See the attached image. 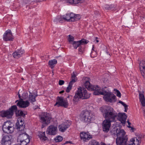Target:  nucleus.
I'll use <instances>...</instances> for the list:
<instances>
[{
	"mask_svg": "<svg viewBox=\"0 0 145 145\" xmlns=\"http://www.w3.org/2000/svg\"><path fill=\"white\" fill-rule=\"evenodd\" d=\"M101 145H106L105 144V143H103Z\"/></svg>",
	"mask_w": 145,
	"mask_h": 145,
	"instance_id": "obj_60",
	"label": "nucleus"
},
{
	"mask_svg": "<svg viewBox=\"0 0 145 145\" xmlns=\"http://www.w3.org/2000/svg\"><path fill=\"white\" fill-rule=\"evenodd\" d=\"M138 92L140 101L142 105L144 106H145V99L143 93H142L140 91H139Z\"/></svg>",
	"mask_w": 145,
	"mask_h": 145,
	"instance_id": "obj_27",
	"label": "nucleus"
},
{
	"mask_svg": "<svg viewBox=\"0 0 145 145\" xmlns=\"http://www.w3.org/2000/svg\"><path fill=\"white\" fill-rule=\"evenodd\" d=\"M128 138L127 137H125L116 138V142L117 145H127Z\"/></svg>",
	"mask_w": 145,
	"mask_h": 145,
	"instance_id": "obj_15",
	"label": "nucleus"
},
{
	"mask_svg": "<svg viewBox=\"0 0 145 145\" xmlns=\"http://www.w3.org/2000/svg\"><path fill=\"white\" fill-rule=\"evenodd\" d=\"M29 103L28 101H24L22 99L19 101L17 103V105L20 107L25 108L28 107L29 105Z\"/></svg>",
	"mask_w": 145,
	"mask_h": 145,
	"instance_id": "obj_21",
	"label": "nucleus"
},
{
	"mask_svg": "<svg viewBox=\"0 0 145 145\" xmlns=\"http://www.w3.org/2000/svg\"><path fill=\"white\" fill-rule=\"evenodd\" d=\"M93 48H94L93 46V48H92V50H93Z\"/></svg>",
	"mask_w": 145,
	"mask_h": 145,
	"instance_id": "obj_61",
	"label": "nucleus"
},
{
	"mask_svg": "<svg viewBox=\"0 0 145 145\" xmlns=\"http://www.w3.org/2000/svg\"><path fill=\"white\" fill-rule=\"evenodd\" d=\"M74 16H72V19H73V21L72 22H74L75 21H77L80 19L81 18V16L79 14H75L73 13Z\"/></svg>",
	"mask_w": 145,
	"mask_h": 145,
	"instance_id": "obj_33",
	"label": "nucleus"
},
{
	"mask_svg": "<svg viewBox=\"0 0 145 145\" xmlns=\"http://www.w3.org/2000/svg\"><path fill=\"white\" fill-rule=\"evenodd\" d=\"M84 52V46L83 45H80L79 47L78 52L80 54L83 53Z\"/></svg>",
	"mask_w": 145,
	"mask_h": 145,
	"instance_id": "obj_36",
	"label": "nucleus"
},
{
	"mask_svg": "<svg viewBox=\"0 0 145 145\" xmlns=\"http://www.w3.org/2000/svg\"><path fill=\"white\" fill-rule=\"evenodd\" d=\"M127 122L128 123V124L129 125H130V124H131V123L129 122V121L128 120H127ZM128 127H129V128H130L131 127L129 125L128 126Z\"/></svg>",
	"mask_w": 145,
	"mask_h": 145,
	"instance_id": "obj_53",
	"label": "nucleus"
},
{
	"mask_svg": "<svg viewBox=\"0 0 145 145\" xmlns=\"http://www.w3.org/2000/svg\"><path fill=\"white\" fill-rule=\"evenodd\" d=\"M3 38L5 41H12L13 40V38L10 30L8 29L6 31L3 35Z\"/></svg>",
	"mask_w": 145,
	"mask_h": 145,
	"instance_id": "obj_12",
	"label": "nucleus"
},
{
	"mask_svg": "<svg viewBox=\"0 0 145 145\" xmlns=\"http://www.w3.org/2000/svg\"><path fill=\"white\" fill-rule=\"evenodd\" d=\"M68 40L70 44L74 41V37L71 35H69L68 36Z\"/></svg>",
	"mask_w": 145,
	"mask_h": 145,
	"instance_id": "obj_40",
	"label": "nucleus"
},
{
	"mask_svg": "<svg viewBox=\"0 0 145 145\" xmlns=\"http://www.w3.org/2000/svg\"><path fill=\"white\" fill-rule=\"evenodd\" d=\"M97 38H98L97 37H96V42H97V43H98L99 42V40H97Z\"/></svg>",
	"mask_w": 145,
	"mask_h": 145,
	"instance_id": "obj_57",
	"label": "nucleus"
},
{
	"mask_svg": "<svg viewBox=\"0 0 145 145\" xmlns=\"http://www.w3.org/2000/svg\"><path fill=\"white\" fill-rule=\"evenodd\" d=\"M51 118L49 114H42L40 118V121L43 124L47 125L50 123Z\"/></svg>",
	"mask_w": 145,
	"mask_h": 145,
	"instance_id": "obj_9",
	"label": "nucleus"
},
{
	"mask_svg": "<svg viewBox=\"0 0 145 145\" xmlns=\"http://www.w3.org/2000/svg\"><path fill=\"white\" fill-rule=\"evenodd\" d=\"M74 4H77L79 3H81L82 2L81 0H74Z\"/></svg>",
	"mask_w": 145,
	"mask_h": 145,
	"instance_id": "obj_46",
	"label": "nucleus"
},
{
	"mask_svg": "<svg viewBox=\"0 0 145 145\" xmlns=\"http://www.w3.org/2000/svg\"><path fill=\"white\" fill-rule=\"evenodd\" d=\"M90 144V145H99L98 142L94 140H91Z\"/></svg>",
	"mask_w": 145,
	"mask_h": 145,
	"instance_id": "obj_43",
	"label": "nucleus"
},
{
	"mask_svg": "<svg viewBox=\"0 0 145 145\" xmlns=\"http://www.w3.org/2000/svg\"><path fill=\"white\" fill-rule=\"evenodd\" d=\"M57 63V61L55 59H54L49 61L48 62V65L50 67L52 68L54 67V65L56 64Z\"/></svg>",
	"mask_w": 145,
	"mask_h": 145,
	"instance_id": "obj_31",
	"label": "nucleus"
},
{
	"mask_svg": "<svg viewBox=\"0 0 145 145\" xmlns=\"http://www.w3.org/2000/svg\"><path fill=\"white\" fill-rule=\"evenodd\" d=\"M30 93L29 97V100L30 102L32 103L36 101V97L37 96V95L33 93L29 92Z\"/></svg>",
	"mask_w": 145,
	"mask_h": 145,
	"instance_id": "obj_28",
	"label": "nucleus"
},
{
	"mask_svg": "<svg viewBox=\"0 0 145 145\" xmlns=\"http://www.w3.org/2000/svg\"><path fill=\"white\" fill-rule=\"evenodd\" d=\"M38 136L40 139L42 141H45L48 139L47 137L45 136V132H39Z\"/></svg>",
	"mask_w": 145,
	"mask_h": 145,
	"instance_id": "obj_30",
	"label": "nucleus"
},
{
	"mask_svg": "<svg viewBox=\"0 0 145 145\" xmlns=\"http://www.w3.org/2000/svg\"><path fill=\"white\" fill-rule=\"evenodd\" d=\"M69 126L70 125L67 123H62L60 125H59L58 127L59 130L62 132H64Z\"/></svg>",
	"mask_w": 145,
	"mask_h": 145,
	"instance_id": "obj_22",
	"label": "nucleus"
},
{
	"mask_svg": "<svg viewBox=\"0 0 145 145\" xmlns=\"http://www.w3.org/2000/svg\"><path fill=\"white\" fill-rule=\"evenodd\" d=\"M57 101L55 105V106H63L64 107H67L68 105V103L66 99H64L62 97H57Z\"/></svg>",
	"mask_w": 145,
	"mask_h": 145,
	"instance_id": "obj_8",
	"label": "nucleus"
},
{
	"mask_svg": "<svg viewBox=\"0 0 145 145\" xmlns=\"http://www.w3.org/2000/svg\"><path fill=\"white\" fill-rule=\"evenodd\" d=\"M18 97H19V98L20 99V94L19 93H18Z\"/></svg>",
	"mask_w": 145,
	"mask_h": 145,
	"instance_id": "obj_59",
	"label": "nucleus"
},
{
	"mask_svg": "<svg viewBox=\"0 0 145 145\" xmlns=\"http://www.w3.org/2000/svg\"><path fill=\"white\" fill-rule=\"evenodd\" d=\"M114 91L116 92V93H116V95L118 97H120L121 96V94L120 93V92L119 91L117 90V89H114Z\"/></svg>",
	"mask_w": 145,
	"mask_h": 145,
	"instance_id": "obj_42",
	"label": "nucleus"
},
{
	"mask_svg": "<svg viewBox=\"0 0 145 145\" xmlns=\"http://www.w3.org/2000/svg\"><path fill=\"white\" fill-rule=\"evenodd\" d=\"M138 139L136 138L131 139L130 141L127 142V145H139L140 141Z\"/></svg>",
	"mask_w": 145,
	"mask_h": 145,
	"instance_id": "obj_23",
	"label": "nucleus"
},
{
	"mask_svg": "<svg viewBox=\"0 0 145 145\" xmlns=\"http://www.w3.org/2000/svg\"><path fill=\"white\" fill-rule=\"evenodd\" d=\"M115 121H110L109 120L105 119L103 123V131L105 132H107L109 130L111 126V122Z\"/></svg>",
	"mask_w": 145,
	"mask_h": 145,
	"instance_id": "obj_13",
	"label": "nucleus"
},
{
	"mask_svg": "<svg viewBox=\"0 0 145 145\" xmlns=\"http://www.w3.org/2000/svg\"><path fill=\"white\" fill-rule=\"evenodd\" d=\"M67 2L70 4H74V0H67Z\"/></svg>",
	"mask_w": 145,
	"mask_h": 145,
	"instance_id": "obj_48",
	"label": "nucleus"
},
{
	"mask_svg": "<svg viewBox=\"0 0 145 145\" xmlns=\"http://www.w3.org/2000/svg\"><path fill=\"white\" fill-rule=\"evenodd\" d=\"M143 114L144 116H145V110L143 111Z\"/></svg>",
	"mask_w": 145,
	"mask_h": 145,
	"instance_id": "obj_58",
	"label": "nucleus"
},
{
	"mask_svg": "<svg viewBox=\"0 0 145 145\" xmlns=\"http://www.w3.org/2000/svg\"><path fill=\"white\" fill-rule=\"evenodd\" d=\"M12 141L13 139L12 137L10 135H5L3 136L1 141Z\"/></svg>",
	"mask_w": 145,
	"mask_h": 145,
	"instance_id": "obj_29",
	"label": "nucleus"
},
{
	"mask_svg": "<svg viewBox=\"0 0 145 145\" xmlns=\"http://www.w3.org/2000/svg\"><path fill=\"white\" fill-rule=\"evenodd\" d=\"M80 137L82 139L84 142H86L91 138V135L85 132L81 133Z\"/></svg>",
	"mask_w": 145,
	"mask_h": 145,
	"instance_id": "obj_20",
	"label": "nucleus"
},
{
	"mask_svg": "<svg viewBox=\"0 0 145 145\" xmlns=\"http://www.w3.org/2000/svg\"><path fill=\"white\" fill-rule=\"evenodd\" d=\"M64 92V91L62 90V91H60L59 93H63Z\"/></svg>",
	"mask_w": 145,
	"mask_h": 145,
	"instance_id": "obj_56",
	"label": "nucleus"
},
{
	"mask_svg": "<svg viewBox=\"0 0 145 145\" xmlns=\"http://www.w3.org/2000/svg\"><path fill=\"white\" fill-rule=\"evenodd\" d=\"M63 19V18H62L61 16H58L57 17L56 19H55L54 21L55 22L58 21L60 22H61V21Z\"/></svg>",
	"mask_w": 145,
	"mask_h": 145,
	"instance_id": "obj_41",
	"label": "nucleus"
},
{
	"mask_svg": "<svg viewBox=\"0 0 145 145\" xmlns=\"http://www.w3.org/2000/svg\"><path fill=\"white\" fill-rule=\"evenodd\" d=\"M18 115L20 116H22L24 117L25 115L24 114V113L22 111H18Z\"/></svg>",
	"mask_w": 145,
	"mask_h": 145,
	"instance_id": "obj_47",
	"label": "nucleus"
},
{
	"mask_svg": "<svg viewBox=\"0 0 145 145\" xmlns=\"http://www.w3.org/2000/svg\"><path fill=\"white\" fill-rule=\"evenodd\" d=\"M122 105L124 107V111L125 112H126L127 111V110L128 109V106L123 102V104H122Z\"/></svg>",
	"mask_w": 145,
	"mask_h": 145,
	"instance_id": "obj_44",
	"label": "nucleus"
},
{
	"mask_svg": "<svg viewBox=\"0 0 145 145\" xmlns=\"http://www.w3.org/2000/svg\"><path fill=\"white\" fill-rule=\"evenodd\" d=\"M73 83L70 82H69L68 86L67 87L66 89V91L67 92L69 93L70 92V91L71 89Z\"/></svg>",
	"mask_w": 145,
	"mask_h": 145,
	"instance_id": "obj_35",
	"label": "nucleus"
},
{
	"mask_svg": "<svg viewBox=\"0 0 145 145\" xmlns=\"http://www.w3.org/2000/svg\"><path fill=\"white\" fill-rule=\"evenodd\" d=\"M114 132L113 133L115 134L116 133L117 137V138H119L120 137L122 138L127 137L125 135V133L124 130L123 129L118 130L116 128L114 129Z\"/></svg>",
	"mask_w": 145,
	"mask_h": 145,
	"instance_id": "obj_18",
	"label": "nucleus"
},
{
	"mask_svg": "<svg viewBox=\"0 0 145 145\" xmlns=\"http://www.w3.org/2000/svg\"><path fill=\"white\" fill-rule=\"evenodd\" d=\"M73 16V13L67 14L63 16V18L65 20L72 22V21L73 20L72 18V16Z\"/></svg>",
	"mask_w": 145,
	"mask_h": 145,
	"instance_id": "obj_25",
	"label": "nucleus"
},
{
	"mask_svg": "<svg viewBox=\"0 0 145 145\" xmlns=\"http://www.w3.org/2000/svg\"><path fill=\"white\" fill-rule=\"evenodd\" d=\"M12 141H1L2 145H11Z\"/></svg>",
	"mask_w": 145,
	"mask_h": 145,
	"instance_id": "obj_38",
	"label": "nucleus"
},
{
	"mask_svg": "<svg viewBox=\"0 0 145 145\" xmlns=\"http://www.w3.org/2000/svg\"><path fill=\"white\" fill-rule=\"evenodd\" d=\"M19 135L18 137L17 141H21V140L29 139L28 135L24 131H19Z\"/></svg>",
	"mask_w": 145,
	"mask_h": 145,
	"instance_id": "obj_16",
	"label": "nucleus"
},
{
	"mask_svg": "<svg viewBox=\"0 0 145 145\" xmlns=\"http://www.w3.org/2000/svg\"><path fill=\"white\" fill-rule=\"evenodd\" d=\"M84 85L85 86L88 90L91 91H95L93 92L94 95V93L96 91L98 92L100 88L97 86H94L91 85L90 82L88 81H86L84 83Z\"/></svg>",
	"mask_w": 145,
	"mask_h": 145,
	"instance_id": "obj_10",
	"label": "nucleus"
},
{
	"mask_svg": "<svg viewBox=\"0 0 145 145\" xmlns=\"http://www.w3.org/2000/svg\"><path fill=\"white\" fill-rule=\"evenodd\" d=\"M72 97L71 95H68V96L67 97V98H70L71 99Z\"/></svg>",
	"mask_w": 145,
	"mask_h": 145,
	"instance_id": "obj_54",
	"label": "nucleus"
},
{
	"mask_svg": "<svg viewBox=\"0 0 145 145\" xmlns=\"http://www.w3.org/2000/svg\"><path fill=\"white\" fill-rule=\"evenodd\" d=\"M118 120L121 121V123L125 124L126 120L127 117L125 113H119L118 114Z\"/></svg>",
	"mask_w": 145,
	"mask_h": 145,
	"instance_id": "obj_19",
	"label": "nucleus"
},
{
	"mask_svg": "<svg viewBox=\"0 0 145 145\" xmlns=\"http://www.w3.org/2000/svg\"><path fill=\"white\" fill-rule=\"evenodd\" d=\"M18 142H20L21 145H27L30 141L29 139H27L24 140H21V141H17Z\"/></svg>",
	"mask_w": 145,
	"mask_h": 145,
	"instance_id": "obj_34",
	"label": "nucleus"
},
{
	"mask_svg": "<svg viewBox=\"0 0 145 145\" xmlns=\"http://www.w3.org/2000/svg\"><path fill=\"white\" fill-rule=\"evenodd\" d=\"M88 42L87 40L85 39H83L81 40L78 41H74L72 42L71 44L73 45V46L75 49H77L78 47H79L80 45H83L85 44H87Z\"/></svg>",
	"mask_w": 145,
	"mask_h": 145,
	"instance_id": "obj_17",
	"label": "nucleus"
},
{
	"mask_svg": "<svg viewBox=\"0 0 145 145\" xmlns=\"http://www.w3.org/2000/svg\"><path fill=\"white\" fill-rule=\"evenodd\" d=\"M100 110L105 119L110 121H115L118 114L112 108L109 106H105L100 108Z\"/></svg>",
	"mask_w": 145,
	"mask_h": 145,
	"instance_id": "obj_1",
	"label": "nucleus"
},
{
	"mask_svg": "<svg viewBox=\"0 0 145 145\" xmlns=\"http://www.w3.org/2000/svg\"><path fill=\"white\" fill-rule=\"evenodd\" d=\"M57 131V128L56 126L54 125H50L47 129L46 133L49 135H56Z\"/></svg>",
	"mask_w": 145,
	"mask_h": 145,
	"instance_id": "obj_11",
	"label": "nucleus"
},
{
	"mask_svg": "<svg viewBox=\"0 0 145 145\" xmlns=\"http://www.w3.org/2000/svg\"><path fill=\"white\" fill-rule=\"evenodd\" d=\"M95 95H104L103 98L106 102L110 103H114L116 101V96L111 93L107 89L106 87H105L101 89L100 88L98 92L94 93Z\"/></svg>",
	"mask_w": 145,
	"mask_h": 145,
	"instance_id": "obj_2",
	"label": "nucleus"
},
{
	"mask_svg": "<svg viewBox=\"0 0 145 145\" xmlns=\"http://www.w3.org/2000/svg\"><path fill=\"white\" fill-rule=\"evenodd\" d=\"M119 103H121V104H123V102L121 101H119Z\"/></svg>",
	"mask_w": 145,
	"mask_h": 145,
	"instance_id": "obj_55",
	"label": "nucleus"
},
{
	"mask_svg": "<svg viewBox=\"0 0 145 145\" xmlns=\"http://www.w3.org/2000/svg\"><path fill=\"white\" fill-rule=\"evenodd\" d=\"M114 6L113 5H106L105 6V8L106 10H109L110 9H112L113 10L114 9H113V8H114Z\"/></svg>",
	"mask_w": 145,
	"mask_h": 145,
	"instance_id": "obj_37",
	"label": "nucleus"
},
{
	"mask_svg": "<svg viewBox=\"0 0 145 145\" xmlns=\"http://www.w3.org/2000/svg\"><path fill=\"white\" fill-rule=\"evenodd\" d=\"M18 101H16V102Z\"/></svg>",
	"mask_w": 145,
	"mask_h": 145,
	"instance_id": "obj_63",
	"label": "nucleus"
},
{
	"mask_svg": "<svg viewBox=\"0 0 145 145\" xmlns=\"http://www.w3.org/2000/svg\"><path fill=\"white\" fill-rule=\"evenodd\" d=\"M76 72H73L72 73V74L71 78L72 80L70 81L72 83L75 82L77 80V78L76 77Z\"/></svg>",
	"mask_w": 145,
	"mask_h": 145,
	"instance_id": "obj_32",
	"label": "nucleus"
},
{
	"mask_svg": "<svg viewBox=\"0 0 145 145\" xmlns=\"http://www.w3.org/2000/svg\"><path fill=\"white\" fill-rule=\"evenodd\" d=\"M55 141L56 142H59L63 140L62 137L60 136H58L54 139Z\"/></svg>",
	"mask_w": 145,
	"mask_h": 145,
	"instance_id": "obj_39",
	"label": "nucleus"
},
{
	"mask_svg": "<svg viewBox=\"0 0 145 145\" xmlns=\"http://www.w3.org/2000/svg\"><path fill=\"white\" fill-rule=\"evenodd\" d=\"M10 121H7L4 123L2 129L4 132L7 133H11L14 131V127Z\"/></svg>",
	"mask_w": 145,
	"mask_h": 145,
	"instance_id": "obj_6",
	"label": "nucleus"
},
{
	"mask_svg": "<svg viewBox=\"0 0 145 145\" xmlns=\"http://www.w3.org/2000/svg\"><path fill=\"white\" fill-rule=\"evenodd\" d=\"M32 1H34L35 2H41L45 0H32Z\"/></svg>",
	"mask_w": 145,
	"mask_h": 145,
	"instance_id": "obj_51",
	"label": "nucleus"
},
{
	"mask_svg": "<svg viewBox=\"0 0 145 145\" xmlns=\"http://www.w3.org/2000/svg\"><path fill=\"white\" fill-rule=\"evenodd\" d=\"M22 80H24V78H22Z\"/></svg>",
	"mask_w": 145,
	"mask_h": 145,
	"instance_id": "obj_62",
	"label": "nucleus"
},
{
	"mask_svg": "<svg viewBox=\"0 0 145 145\" xmlns=\"http://www.w3.org/2000/svg\"><path fill=\"white\" fill-rule=\"evenodd\" d=\"M64 81L63 80H59V84L60 85H62L64 84Z\"/></svg>",
	"mask_w": 145,
	"mask_h": 145,
	"instance_id": "obj_49",
	"label": "nucleus"
},
{
	"mask_svg": "<svg viewBox=\"0 0 145 145\" xmlns=\"http://www.w3.org/2000/svg\"><path fill=\"white\" fill-rule=\"evenodd\" d=\"M24 120L22 119L21 118H19L17 120L16 125L17 129H19V131H24V129L25 127V125H24Z\"/></svg>",
	"mask_w": 145,
	"mask_h": 145,
	"instance_id": "obj_14",
	"label": "nucleus"
},
{
	"mask_svg": "<svg viewBox=\"0 0 145 145\" xmlns=\"http://www.w3.org/2000/svg\"><path fill=\"white\" fill-rule=\"evenodd\" d=\"M140 70L142 75L145 74V61H141L139 64Z\"/></svg>",
	"mask_w": 145,
	"mask_h": 145,
	"instance_id": "obj_26",
	"label": "nucleus"
},
{
	"mask_svg": "<svg viewBox=\"0 0 145 145\" xmlns=\"http://www.w3.org/2000/svg\"><path fill=\"white\" fill-rule=\"evenodd\" d=\"M80 119L83 122L88 124L94 119V116L91 112L85 110L81 113Z\"/></svg>",
	"mask_w": 145,
	"mask_h": 145,
	"instance_id": "obj_4",
	"label": "nucleus"
},
{
	"mask_svg": "<svg viewBox=\"0 0 145 145\" xmlns=\"http://www.w3.org/2000/svg\"><path fill=\"white\" fill-rule=\"evenodd\" d=\"M10 121H7L4 123L2 129L4 132L7 133H11L14 131V127Z\"/></svg>",
	"mask_w": 145,
	"mask_h": 145,
	"instance_id": "obj_7",
	"label": "nucleus"
},
{
	"mask_svg": "<svg viewBox=\"0 0 145 145\" xmlns=\"http://www.w3.org/2000/svg\"><path fill=\"white\" fill-rule=\"evenodd\" d=\"M23 98L24 99H26L28 97V94L27 93H24L22 95Z\"/></svg>",
	"mask_w": 145,
	"mask_h": 145,
	"instance_id": "obj_45",
	"label": "nucleus"
},
{
	"mask_svg": "<svg viewBox=\"0 0 145 145\" xmlns=\"http://www.w3.org/2000/svg\"><path fill=\"white\" fill-rule=\"evenodd\" d=\"M24 51L21 49L20 50H18L16 51L13 53V57L16 58H18L21 57L22 54L24 53Z\"/></svg>",
	"mask_w": 145,
	"mask_h": 145,
	"instance_id": "obj_24",
	"label": "nucleus"
},
{
	"mask_svg": "<svg viewBox=\"0 0 145 145\" xmlns=\"http://www.w3.org/2000/svg\"><path fill=\"white\" fill-rule=\"evenodd\" d=\"M93 53H94L95 54V56H97V54L95 52H92L91 54V57H94V56H93Z\"/></svg>",
	"mask_w": 145,
	"mask_h": 145,
	"instance_id": "obj_50",
	"label": "nucleus"
},
{
	"mask_svg": "<svg viewBox=\"0 0 145 145\" xmlns=\"http://www.w3.org/2000/svg\"><path fill=\"white\" fill-rule=\"evenodd\" d=\"M95 14L96 15H99V12L98 11H96L95 12Z\"/></svg>",
	"mask_w": 145,
	"mask_h": 145,
	"instance_id": "obj_52",
	"label": "nucleus"
},
{
	"mask_svg": "<svg viewBox=\"0 0 145 145\" xmlns=\"http://www.w3.org/2000/svg\"><path fill=\"white\" fill-rule=\"evenodd\" d=\"M90 97V94L87 93L85 88L79 87L73 99V103L76 104L81 99H85L88 98Z\"/></svg>",
	"mask_w": 145,
	"mask_h": 145,
	"instance_id": "obj_3",
	"label": "nucleus"
},
{
	"mask_svg": "<svg viewBox=\"0 0 145 145\" xmlns=\"http://www.w3.org/2000/svg\"><path fill=\"white\" fill-rule=\"evenodd\" d=\"M17 110V106L13 105L7 110H2L0 112V116L2 117H6L7 118H11L14 112Z\"/></svg>",
	"mask_w": 145,
	"mask_h": 145,
	"instance_id": "obj_5",
	"label": "nucleus"
}]
</instances>
